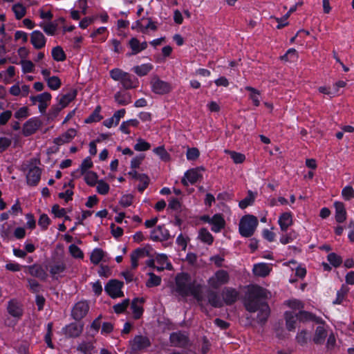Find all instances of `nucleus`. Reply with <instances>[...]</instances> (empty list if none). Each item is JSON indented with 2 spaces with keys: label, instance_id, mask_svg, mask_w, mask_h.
<instances>
[{
  "label": "nucleus",
  "instance_id": "53",
  "mask_svg": "<svg viewBox=\"0 0 354 354\" xmlns=\"http://www.w3.org/2000/svg\"><path fill=\"white\" fill-rule=\"evenodd\" d=\"M150 147V144L141 138H139L138 142L134 145V149L137 151H147Z\"/></svg>",
  "mask_w": 354,
  "mask_h": 354
},
{
  "label": "nucleus",
  "instance_id": "46",
  "mask_svg": "<svg viewBox=\"0 0 354 354\" xmlns=\"http://www.w3.org/2000/svg\"><path fill=\"white\" fill-rule=\"evenodd\" d=\"M100 106H97L93 112L85 120L86 123H91L95 122H98L102 119V117L100 115Z\"/></svg>",
  "mask_w": 354,
  "mask_h": 354
},
{
  "label": "nucleus",
  "instance_id": "40",
  "mask_svg": "<svg viewBox=\"0 0 354 354\" xmlns=\"http://www.w3.org/2000/svg\"><path fill=\"white\" fill-rule=\"evenodd\" d=\"M129 45L130 48H131V52L127 54V56H131L138 54L140 52V41L139 40L136 38L133 37L131 38L129 41Z\"/></svg>",
  "mask_w": 354,
  "mask_h": 354
},
{
  "label": "nucleus",
  "instance_id": "32",
  "mask_svg": "<svg viewBox=\"0 0 354 354\" xmlns=\"http://www.w3.org/2000/svg\"><path fill=\"white\" fill-rule=\"evenodd\" d=\"M248 91L250 92V99L252 100L254 106H258L260 104L259 96L261 95L260 91L252 86H248L245 88Z\"/></svg>",
  "mask_w": 354,
  "mask_h": 354
},
{
  "label": "nucleus",
  "instance_id": "29",
  "mask_svg": "<svg viewBox=\"0 0 354 354\" xmlns=\"http://www.w3.org/2000/svg\"><path fill=\"white\" fill-rule=\"evenodd\" d=\"M284 318L286 320V328L289 331L294 330L295 329L296 316L292 312L286 311L284 314Z\"/></svg>",
  "mask_w": 354,
  "mask_h": 354
},
{
  "label": "nucleus",
  "instance_id": "59",
  "mask_svg": "<svg viewBox=\"0 0 354 354\" xmlns=\"http://www.w3.org/2000/svg\"><path fill=\"white\" fill-rule=\"evenodd\" d=\"M125 73L120 68H114L110 71V76L113 80L120 82Z\"/></svg>",
  "mask_w": 354,
  "mask_h": 354
},
{
  "label": "nucleus",
  "instance_id": "14",
  "mask_svg": "<svg viewBox=\"0 0 354 354\" xmlns=\"http://www.w3.org/2000/svg\"><path fill=\"white\" fill-rule=\"evenodd\" d=\"M30 42L35 48L41 49L45 46L46 39L41 32L35 30L31 33Z\"/></svg>",
  "mask_w": 354,
  "mask_h": 354
},
{
  "label": "nucleus",
  "instance_id": "39",
  "mask_svg": "<svg viewBox=\"0 0 354 354\" xmlns=\"http://www.w3.org/2000/svg\"><path fill=\"white\" fill-rule=\"evenodd\" d=\"M104 251L100 248H95L91 253V261L93 264H98L101 260L104 257Z\"/></svg>",
  "mask_w": 354,
  "mask_h": 354
},
{
  "label": "nucleus",
  "instance_id": "50",
  "mask_svg": "<svg viewBox=\"0 0 354 354\" xmlns=\"http://www.w3.org/2000/svg\"><path fill=\"white\" fill-rule=\"evenodd\" d=\"M155 153L160 156V159L165 162L170 160V155L165 150L163 146L158 147L153 149Z\"/></svg>",
  "mask_w": 354,
  "mask_h": 354
},
{
  "label": "nucleus",
  "instance_id": "6",
  "mask_svg": "<svg viewBox=\"0 0 354 354\" xmlns=\"http://www.w3.org/2000/svg\"><path fill=\"white\" fill-rule=\"evenodd\" d=\"M130 347L133 353L142 351L151 346L149 339L143 335H136L129 342Z\"/></svg>",
  "mask_w": 354,
  "mask_h": 354
},
{
  "label": "nucleus",
  "instance_id": "61",
  "mask_svg": "<svg viewBox=\"0 0 354 354\" xmlns=\"http://www.w3.org/2000/svg\"><path fill=\"white\" fill-rule=\"evenodd\" d=\"M22 69L24 73H30L33 71L34 64L30 60H21Z\"/></svg>",
  "mask_w": 354,
  "mask_h": 354
},
{
  "label": "nucleus",
  "instance_id": "8",
  "mask_svg": "<svg viewBox=\"0 0 354 354\" xmlns=\"http://www.w3.org/2000/svg\"><path fill=\"white\" fill-rule=\"evenodd\" d=\"M42 122L37 118L29 119L23 126V134L24 136H29L36 132L41 126Z\"/></svg>",
  "mask_w": 354,
  "mask_h": 354
},
{
  "label": "nucleus",
  "instance_id": "60",
  "mask_svg": "<svg viewBox=\"0 0 354 354\" xmlns=\"http://www.w3.org/2000/svg\"><path fill=\"white\" fill-rule=\"evenodd\" d=\"M50 223V220L47 214H42L38 221V225L43 229L46 230L48 225Z\"/></svg>",
  "mask_w": 354,
  "mask_h": 354
},
{
  "label": "nucleus",
  "instance_id": "13",
  "mask_svg": "<svg viewBox=\"0 0 354 354\" xmlns=\"http://www.w3.org/2000/svg\"><path fill=\"white\" fill-rule=\"evenodd\" d=\"M150 238L155 241H167L169 238V233L163 226L159 225L151 231Z\"/></svg>",
  "mask_w": 354,
  "mask_h": 354
},
{
  "label": "nucleus",
  "instance_id": "34",
  "mask_svg": "<svg viewBox=\"0 0 354 354\" xmlns=\"http://www.w3.org/2000/svg\"><path fill=\"white\" fill-rule=\"evenodd\" d=\"M115 100L120 105H127L131 102V95L129 93L123 94L117 92L114 95Z\"/></svg>",
  "mask_w": 354,
  "mask_h": 354
},
{
  "label": "nucleus",
  "instance_id": "56",
  "mask_svg": "<svg viewBox=\"0 0 354 354\" xmlns=\"http://www.w3.org/2000/svg\"><path fill=\"white\" fill-rule=\"evenodd\" d=\"M200 156L199 150L196 147L188 148L186 153L187 160H196Z\"/></svg>",
  "mask_w": 354,
  "mask_h": 354
},
{
  "label": "nucleus",
  "instance_id": "15",
  "mask_svg": "<svg viewBox=\"0 0 354 354\" xmlns=\"http://www.w3.org/2000/svg\"><path fill=\"white\" fill-rule=\"evenodd\" d=\"M202 178V175L198 172V168L192 169L185 172L184 178L181 183L183 185L187 186L188 182L194 184L199 178Z\"/></svg>",
  "mask_w": 354,
  "mask_h": 354
},
{
  "label": "nucleus",
  "instance_id": "44",
  "mask_svg": "<svg viewBox=\"0 0 354 354\" xmlns=\"http://www.w3.org/2000/svg\"><path fill=\"white\" fill-rule=\"evenodd\" d=\"M84 180L87 185L94 186L97 183V175L95 172L90 171L86 172L84 174Z\"/></svg>",
  "mask_w": 354,
  "mask_h": 354
},
{
  "label": "nucleus",
  "instance_id": "17",
  "mask_svg": "<svg viewBox=\"0 0 354 354\" xmlns=\"http://www.w3.org/2000/svg\"><path fill=\"white\" fill-rule=\"evenodd\" d=\"M83 330V325L77 323H71L64 328V333L69 337H78Z\"/></svg>",
  "mask_w": 354,
  "mask_h": 354
},
{
  "label": "nucleus",
  "instance_id": "2",
  "mask_svg": "<svg viewBox=\"0 0 354 354\" xmlns=\"http://www.w3.org/2000/svg\"><path fill=\"white\" fill-rule=\"evenodd\" d=\"M176 292L183 297L192 295L197 301H202L201 286L192 281L191 276L185 272L178 274L175 278Z\"/></svg>",
  "mask_w": 354,
  "mask_h": 354
},
{
  "label": "nucleus",
  "instance_id": "5",
  "mask_svg": "<svg viewBox=\"0 0 354 354\" xmlns=\"http://www.w3.org/2000/svg\"><path fill=\"white\" fill-rule=\"evenodd\" d=\"M152 91L158 95H165L171 91V85L167 82L161 80L158 76H154L151 80Z\"/></svg>",
  "mask_w": 354,
  "mask_h": 354
},
{
  "label": "nucleus",
  "instance_id": "9",
  "mask_svg": "<svg viewBox=\"0 0 354 354\" xmlns=\"http://www.w3.org/2000/svg\"><path fill=\"white\" fill-rule=\"evenodd\" d=\"M89 310V306L86 301L77 302L72 310V316L75 320L84 318Z\"/></svg>",
  "mask_w": 354,
  "mask_h": 354
},
{
  "label": "nucleus",
  "instance_id": "36",
  "mask_svg": "<svg viewBox=\"0 0 354 354\" xmlns=\"http://www.w3.org/2000/svg\"><path fill=\"white\" fill-rule=\"evenodd\" d=\"M153 66L150 64H142L136 66L133 68V71L139 76H144L152 69Z\"/></svg>",
  "mask_w": 354,
  "mask_h": 354
},
{
  "label": "nucleus",
  "instance_id": "58",
  "mask_svg": "<svg viewBox=\"0 0 354 354\" xmlns=\"http://www.w3.org/2000/svg\"><path fill=\"white\" fill-rule=\"evenodd\" d=\"M93 167V162L91 158L87 157L85 158L80 165V174L84 175L87 170Z\"/></svg>",
  "mask_w": 354,
  "mask_h": 354
},
{
  "label": "nucleus",
  "instance_id": "22",
  "mask_svg": "<svg viewBox=\"0 0 354 354\" xmlns=\"http://www.w3.org/2000/svg\"><path fill=\"white\" fill-rule=\"evenodd\" d=\"M279 224L281 230L286 232L288 228L292 225V217L290 212L282 213L279 218Z\"/></svg>",
  "mask_w": 354,
  "mask_h": 354
},
{
  "label": "nucleus",
  "instance_id": "62",
  "mask_svg": "<svg viewBox=\"0 0 354 354\" xmlns=\"http://www.w3.org/2000/svg\"><path fill=\"white\" fill-rule=\"evenodd\" d=\"M93 348V344L91 342H83L79 344L77 346V350L86 353L87 352L91 351Z\"/></svg>",
  "mask_w": 354,
  "mask_h": 354
},
{
  "label": "nucleus",
  "instance_id": "52",
  "mask_svg": "<svg viewBox=\"0 0 354 354\" xmlns=\"http://www.w3.org/2000/svg\"><path fill=\"white\" fill-rule=\"evenodd\" d=\"M342 196L345 201L354 198V189L352 186L347 185L342 190Z\"/></svg>",
  "mask_w": 354,
  "mask_h": 354
},
{
  "label": "nucleus",
  "instance_id": "38",
  "mask_svg": "<svg viewBox=\"0 0 354 354\" xmlns=\"http://www.w3.org/2000/svg\"><path fill=\"white\" fill-rule=\"evenodd\" d=\"M199 237L203 242L208 245H211L214 241L212 235L206 228H202L200 230Z\"/></svg>",
  "mask_w": 354,
  "mask_h": 354
},
{
  "label": "nucleus",
  "instance_id": "28",
  "mask_svg": "<svg viewBox=\"0 0 354 354\" xmlns=\"http://www.w3.org/2000/svg\"><path fill=\"white\" fill-rule=\"evenodd\" d=\"M8 313L15 317H19L22 315V310L17 302L11 300L8 302L7 308Z\"/></svg>",
  "mask_w": 354,
  "mask_h": 354
},
{
  "label": "nucleus",
  "instance_id": "51",
  "mask_svg": "<svg viewBox=\"0 0 354 354\" xmlns=\"http://www.w3.org/2000/svg\"><path fill=\"white\" fill-rule=\"evenodd\" d=\"M130 301L129 299H124L121 303L117 304L113 306L114 312L117 314L122 313L129 306Z\"/></svg>",
  "mask_w": 354,
  "mask_h": 354
},
{
  "label": "nucleus",
  "instance_id": "3",
  "mask_svg": "<svg viewBox=\"0 0 354 354\" xmlns=\"http://www.w3.org/2000/svg\"><path fill=\"white\" fill-rule=\"evenodd\" d=\"M259 224L257 218L251 214L243 216L239 225V231L240 234L243 237L252 236Z\"/></svg>",
  "mask_w": 354,
  "mask_h": 354
},
{
  "label": "nucleus",
  "instance_id": "57",
  "mask_svg": "<svg viewBox=\"0 0 354 354\" xmlns=\"http://www.w3.org/2000/svg\"><path fill=\"white\" fill-rule=\"evenodd\" d=\"M109 184H107L102 180L97 181V192L100 194L105 195L109 193Z\"/></svg>",
  "mask_w": 354,
  "mask_h": 354
},
{
  "label": "nucleus",
  "instance_id": "31",
  "mask_svg": "<svg viewBox=\"0 0 354 354\" xmlns=\"http://www.w3.org/2000/svg\"><path fill=\"white\" fill-rule=\"evenodd\" d=\"M77 95V91L75 89L71 90L68 93L63 95L59 99V104L62 107H66L72 100L75 99Z\"/></svg>",
  "mask_w": 354,
  "mask_h": 354
},
{
  "label": "nucleus",
  "instance_id": "35",
  "mask_svg": "<svg viewBox=\"0 0 354 354\" xmlns=\"http://www.w3.org/2000/svg\"><path fill=\"white\" fill-rule=\"evenodd\" d=\"M225 153L230 156L231 158L233 160V162L235 164L243 163L245 160V156L243 153H238L234 151H230L228 149L225 150Z\"/></svg>",
  "mask_w": 354,
  "mask_h": 354
},
{
  "label": "nucleus",
  "instance_id": "49",
  "mask_svg": "<svg viewBox=\"0 0 354 354\" xmlns=\"http://www.w3.org/2000/svg\"><path fill=\"white\" fill-rule=\"evenodd\" d=\"M254 198L255 196L254 194L251 191H249L248 196L239 202V207L241 209L246 208L248 205H250L254 203Z\"/></svg>",
  "mask_w": 354,
  "mask_h": 354
},
{
  "label": "nucleus",
  "instance_id": "25",
  "mask_svg": "<svg viewBox=\"0 0 354 354\" xmlns=\"http://www.w3.org/2000/svg\"><path fill=\"white\" fill-rule=\"evenodd\" d=\"M327 337V330L323 326L316 328L313 341L315 344H323Z\"/></svg>",
  "mask_w": 354,
  "mask_h": 354
},
{
  "label": "nucleus",
  "instance_id": "42",
  "mask_svg": "<svg viewBox=\"0 0 354 354\" xmlns=\"http://www.w3.org/2000/svg\"><path fill=\"white\" fill-rule=\"evenodd\" d=\"M48 86L52 90H57L61 86V80L57 76L46 78Z\"/></svg>",
  "mask_w": 354,
  "mask_h": 354
},
{
  "label": "nucleus",
  "instance_id": "41",
  "mask_svg": "<svg viewBox=\"0 0 354 354\" xmlns=\"http://www.w3.org/2000/svg\"><path fill=\"white\" fill-rule=\"evenodd\" d=\"M310 335L308 331L306 330H302L297 333L296 341L299 345L303 346L307 344Z\"/></svg>",
  "mask_w": 354,
  "mask_h": 354
},
{
  "label": "nucleus",
  "instance_id": "23",
  "mask_svg": "<svg viewBox=\"0 0 354 354\" xmlns=\"http://www.w3.org/2000/svg\"><path fill=\"white\" fill-rule=\"evenodd\" d=\"M212 230L214 232H219L225 225V221L223 216L220 214H216L211 218Z\"/></svg>",
  "mask_w": 354,
  "mask_h": 354
},
{
  "label": "nucleus",
  "instance_id": "54",
  "mask_svg": "<svg viewBox=\"0 0 354 354\" xmlns=\"http://www.w3.org/2000/svg\"><path fill=\"white\" fill-rule=\"evenodd\" d=\"M44 31L48 35H54L57 29V24L54 23H48L46 24L41 25Z\"/></svg>",
  "mask_w": 354,
  "mask_h": 354
},
{
  "label": "nucleus",
  "instance_id": "37",
  "mask_svg": "<svg viewBox=\"0 0 354 354\" xmlns=\"http://www.w3.org/2000/svg\"><path fill=\"white\" fill-rule=\"evenodd\" d=\"M12 11L17 19H21L26 15V9L21 3H16L12 6Z\"/></svg>",
  "mask_w": 354,
  "mask_h": 354
},
{
  "label": "nucleus",
  "instance_id": "33",
  "mask_svg": "<svg viewBox=\"0 0 354 354\" xmlns=\"http://www.w3.org/2000/svg\"><path fill=\"white\" fill-rule=\"evenodd\" d=\"M52 57L54 60L57 62H63L66 59V55L63 50V48L57 46L54 47L52 50Z\"/></svg>",
  "mask_w": 354,
  "mask_h": 354
},
{
  "label": "nucleus",
  "instance_id": "12",
  "mask_svg": "<svg viewBox=\"0 0 354 354\" xmlns=\"http://www.w3.org/2000/svg\"><path fill=\"white\" fill-rule=\"evenodd\" d=\"M41 174V169L39 167L32 166L26 174L27 183L30 186H35L40 180Z\"/></svg>",
  "mask_w": 354,
  "mask_h": 354
},
{
  "label": "nucleus",
  "instance_id": "30",
  "mask_svg": "<svg viewBox=\"0 0 354 354\" xmlns=\"http://www.w3.org/2000/svg\"><path fill=\"white\" fill-rule=\"evenodd\" d=\"M270 269L266 263H259L254 265L253 272L259 277H266L269 274Z\"/></svg>",
  "mask_w": 354,
  "mask_h": 354
},
{
  "label": "nucleus",
  "instance_id": "7",
  "mask_svg": "<svg viewBox=\"0 0 354 354\" xmlns=\"http://www.w3.org/2000/svg\"><path fill=\"white\" fill-rule=\"evenodd\" d=\"M229 279L228 272L224 270H219L209 279V284L214 288H218L227 283Z\"/></svg>",
  "mask_w": 354,
  "mask_h": 354
},
{
  "label": "nucleus",
  "instance_id": "4",
  "mask_svg": "<svg viewBox=\"0 0 354 354\" xmlns=\"http://www.w3.org/2000/svg\"><path fill=\"white\" fill-rule=\"evenodd\" d=\"M124 283L118 279H111L104 287L106 292L113 299L124 297L122 288Z\"/></svg>",
  "mask_w": 354,
  "mask_h": 354
},
{
  "label": "nucleus",
  "instance_id": "24",
  "mask_svg": "<svg viewBox=\"0 0 354 354\" xmlns=\"http://www.w3.org/2000/svg\"><path fill=\"white\" fill-rule=\"evenodd\" d=\"M149 252L145 248H138L131 254V268L136 269L138 266V260L140 258L148 256Z\"/></svg>",
  "mask_w": 354,
  "mask_h": 354
},
{
  "label": "nucleus",
  "instance_id": "47",
  "mask_svg": "<svg viewBox=\"0 0 354 354\" xmlns=\"http://www.w3.org/2000/svg\"><path fill=\"white\" fill-rule=\"evenodd\" d=\"M149 279L146 283V286L148 288L158 286L161 283V278L159 276L156 275L153 272H149Z\"/></svg>",
  "mask_w": 354,
  "mask_h": 354
},
{
  "label": "nucleus",
  "instance_id": "21",
  "mask_svg": "<svg viewBox=\"0 0 354 354\" xmlns=\"http://www.w3.org/2000/svg\"><path fill=\"white\" fill-rule=\"evenodd\" d=\"M144 301L145 300L143 298H135L132 301L131 308L132 309L134 319H138L142 315L143 308L141 304H142Z\"/></svg>",
  "mask_w": 354,
  "mask_h": 354
},
{
  "label": "nucleus",
  "instance_id": "55",
  "mask_svg": "<svg viewBox=\"0 0 354 354\" xmlns=\"http://www.w3.org/2000/svg\"><path fill=\"white\" fill-rule=\"evenodd\" d=\"M69 252L71 254L77 259H82L84 257V254L82 251L80 250L79 247H77L75 244H72L69 246Z\"/></svg>",
  "mask_w": 354,
  "mask_h": 354
},
{
  "label": "nucleus",
  "instance_id": "10",
  "mask_svg": "<svg viewBox=\"0 0 354 354\" xmlns=\"http://www.w3.org/2000/svg\"><path fill=\"white\" fill-rule=\"evenodd\" d=\"M221 295L225 304L230 306L237 301L239 292L234 288L227 287L222 290Z\"/></svg>",
  "mask_w": 354,
  "mask_h": 354
},
{
  "label": "nucleus",
  "instance_id": "27",
  "mask_svg": "<svg viewBox=\"0 0 354 354\" xmlns=\"http://www.w3.org/2000/svg\"><path fill=\"white\" fill-rule=\"evenodd\" d=\"M207 299L209 304L214 308H221L223 306V303L218 295L213 290L208 291Z\"/></svg>",
  "mask_w": 354,
  "mask_h": 354
},
{
  "label": "nucleus",
  "instance_id": "43",
  "mask_svg": "<svg viewBox=\"0 0 354 354\" xmlns=\"http://www.w3.org/2000/svg\"><path fill=\"white\" fill-rule=\"evenodd\" d=\"M66 270V265L63 262H57L50 266V273L54 277L63 272Z\"/></svg>",
  "mask_w": 354,
  "mask_h": 354
},
{
  "label": "nucleus",
  "instance_id": "11",
  "mask_svg": "<svg viewBox=\"0 0 354 354\" xmlns=\"http://www.w3.org/2000/svg\"><path fill=\"white\" fill-rule=\"evenodd\" d=\"M170 342L172 346L177 347H185L189 344L188 337L180 332L172 333L170 335Z\"/></svg>",
  "mask_w": 354,
  "mask_h": 354
},
{
  "label": "nucleus",
  "instance_id": "18",
  "mask_svg": "<svg viewBox=\"0 0 354 354\" xmlns=\"http://www.w3.org/2000/svg\"><path fill=\"white\" fill-rule=\"evenodd\" d=\"M76 136V130L75 129H69L60 136L54 139L53 142L57 145H62L68 143Z\"/></svg>",
  "mask_w": 354,
  "mask_h": 354
},
{
  "label": "nucleus",
  "instance_id": "19",
  "mask_svg": "<svg viewBox=\"0 0 354 354\" xmlns=\"http://www.w3.org/2000/svg\"><path fill=\"white\" fill-rule=\"evenodd\" d=\"M335 209V220L337 223H342L346 219V211L345 205L342 202L335 201L334 203Z\"/></svg>",
  "mask_w": 354,
  "mask_h": 354
},
{
  "label": "nucleus",
  "instance_id": "26",
  "mask_svg": "<svg viewBox=\"0 0 354 354\" xmlns=\"http://www.w3.org/2000/svg\"><path fill=\"white\" fill-rule=\"evenodd\" d=\"M125 89H131L137 86V80L131 75L126 73L120 81Z\"/></svg>",
  "mask_w": 354,
  "mask_h": 354
},
{
  "label": "nucleus",
  "instance_id": "1",
  "mask_svg": "<svg viewBox=\"0 0 354 354\" xmlns=\"http://www.w3.org/2000/svg\"><path fill=\"white\" fill-rule=\"evenodd\" d=\"M268 292L259 286H252L246 292L243 306L250 313L258 312L257 322L261 326L266 324L270 315V308L266 302Z\"/></svg>",
  "mask_w": 354,
  "mask_h": 354
},
{
  "label": "nucleus",
  "instance_id": "63",
  "mask_svg": "<svg viewBox=\"0 0 354 354\" xmlns=\"http://www.w3.org/2000/svg\"><path fill=\"white\" fill-rule=\"evenodd\" d=\"M11 142V140L8 138H0V153L6 151L10 147Z\"/></svg>",
  "mask_w": 354,
  "mask_h": 354
},
{
  "label": "nucleus",
  "instance_id": "16",
  "mask_svg": "<svg viewBox=\"0 0 354 354\" xmlns=\"http://www.w3.org/2000/svg\"><path fill=\"white\" fill-rule=\"evenodd\" d=\"M296 318L301 322L312 321L317 324H323L322 318L317 317L315 315L305 310H300L295 314Z\"/></svg>",
  "mask_w": 354,
  "mask_h": 354
},
{
  "label": "nucleus",
  "instance_id": "48",
  "mask_svg": "<svg viewBox=\"0 0 354 354\" xmlns=\"http://www.w3.org/2000/svg\"><path fill=\"white\" fill-rule=\"evenodd\" d=\"M348 292V288L342 286L337 292V298L333 301L334 304H341Z\"/></svg>",
  "mask_w": 354,
  "mask_h": 354
},
{
  "label": "nucleus",
  "instance_id": "64",
  "mask_svg": "<svg viewBox=\"0 0 354 354\" xmlns=\"http://www.w3.org/2000/svg\"><path fill=\"white\" fill-rule=\"evenodd\" d=\"M52 212L56 217L61 218L64 216L66 210L64 208H60L59 205L55 204L52 207Z\"/></svg>",
  "mask_w": 354,
  "mask_h": 354
},
{
  "label": "nucleus",
  "instance_id": "45",
  "mask_svg": "<svg viewBox=\"0 0 354 354\" xmlns=\"http://www.w3.org/2000/svg\"><path fill=\"white\" fill-rule=\"evenodd\" d=\"M327 259L335 268L339 267L342 263V257L335 252L328 254L327 256Z\"/></svg>",
  "mask_w": 354,
  "mask_h": 354
},
{
  "label": "nucleus",
  "instance_id": "20",
  "mask_svg": "<svg viewBox=\"0 0 354 354\" xmlns=\"http://www.w3.org/2000/svg\"><path fill=\"white\" fill-rule=\"evenodd\" d=\"M28 271L31 276L37 277L42 281H45L48 277L46 270L41 265L39 264H34L28 266Z\"/></svg>",
  "mask_w": 354,
  "mask_h": 354
}]
</instances>
